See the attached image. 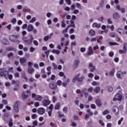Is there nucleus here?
Instances as JSON below:
<instances>
[{"instance_id":"nucleus-62","label":"nucleus","mask_w":127,"mask_h":127,"mask_svg":"<svg viewBox=\"0 0 127 127\" xmlns=\"http://www.w3.org/2000/svg\"><path fill=\"white\" fill-rule=\"evenodd\" d=\"M76 94H82V90L80 89H77L76 90Z\"/></svg>"},{"instance_id":"nucleus-52","label":"nucleus","mask_w":127,"mask_h":127,"mask_svg":"<svg viewBox=\"0 0 127 127\" xmlns=\"http://www.w3.org/2000/svg\"><path fill=\"white\" fill-rule=\"evenodd\" d=\"M7 57L10 59L11 57H13V54L12 53H10L7 55Z\"/></svg>"},{"instance_id":"nucleus-3","label":"nucleus","mask_w":127,"mask_h":127,"mask_svg":"<svg viewBox=\"0 0 127 127\" xmlns=\"http://www.w3.org/2000/svg\"><path fill=\"white\" fill-rule=\"evenodd\" d=\"M122 100H123V95L120 93H117L114 97L113 101H119V102H121Z\"/></svg>"},{"instance_id":"nucleus-47","label":"nucleus","mask_w":127,"mask_h":127,"mask_svg":"<svg viewBox=\"0 0 127 127\" xmlns=\"http://www.w3.org/2000/svg\"><path fill=\"white\" fill-rule=\"evenodd\" d=\"M99 123L100 124V125H101L102 127H104L105 126V123H104V122L103 121V120H99Z\"/></svg>"},{"instance_id":"nucleus-14","label":"nucleus","mask_w":127,"mask_h":127,"mask_svg":"<svg viewBox=\"0 0 127 127\" xmlns=\"http://www.w3.org/2000/svg\"><path fill=\"white\" fill-rule=\"evenodd\" d=\"M18 105H19V103L18 102H16L14 104L13 109L16 113H18L19 110L18 109Z\"/></svg>"},{"instance_id":"nucleus-34","label":"nucleus","mask_w":127,"mask_h":127,"mask_svg":"<svg viewBox=\"0 0 127 127\" xmlns=\"http://www.w3.org/2000/svg\"><path fill=\"white\" fill-rule=\"evenodd\" d=\"M72 27V26L69 25V26H68L63 31V33H66V32H68V29L69 28V27Z\"/></svg>"},{"instance_id":"nucleus-10","label":"nucleus","mask_w":127,"mask_h":127,"mask_svg":"<svg viewBox=\"0 0 127 127\" xmlns=\"http://www.w3.org/2000/svg\"><path fill=\"white\" fill-rule=\"evenodd\" d=\"M76 17L75 15H72L71 19L70 21V22L71 23V27H74V28H76V27L75 26V24L74 23V20L76 19Z\"/></svg>"},{"instance_id":"nucleus-33","label":"nucleus","mask_w":127,"mask_h":127,"mask_svg":"<svg viewBox=\"0 0 127 127\" xmlns=\"http://www.w3.org/2000/svg\"><path fill=\"white\" fill-rule=\"evenodd\" d=\"M115 75V69H113L110 72H109V76H114Z\"/></svg>"},{"instance_id":"nucleus-42","label":"nucleus","mask_w":127,"mask_h":127,"mask_svg":"<svg viewBox=\"0 0 127 127\" xmlns=\"http://www.w3.org/2000/svg\"><path fill=\"white\" fill-rule=\"evenodd\" d=\"M35 21H36V18L35 17H34L32 18L31 20H30V23H33Z\"/></svg>"},{"instance_id":"nucleus-37","label":"nucleus","mask_w":127,"mask_h":127,"mask_svg":"<svg viewBox=\"0 0 127 127\" xmlns=\"http://www.w3.org/2000/svg\"><path fill=\"white\" fill-rule=\"evenodd\" d=\"M109 45H111V46H116V45H119V44H118L117 43H116V42H110L109 43Z\"/></svg>"},{"instance_id":"nucleus-50","label":"nucleus","mask_w":127,"mask_h":127,"mask_svg":"<svg viewBox=\"0 0 127 127\" xmlns=\"http://www.w3.org/2000/svg\"><path fill=\"white\" fill-rule=\"evenodd\" d=\"M15 78H19V73L15 72L14 74Z\"/></svg>"},{"instance_id":"nucleus-29","label":"nucleus","mask_w":127,"mask_h":127,"mask_svg":"<svg viewBox=\"0 0 127 127\" xmlns=\"http://www.w3.org/2000/svg\"><path fill=\"white\" fill-rule=\"evenodd\" d=\"M106 28H107V26H106V25H102V29H103V30H104V32L105 33H108V32H109V30L106 29Z\"/></svg>"},{"instance_id":"nucleus-12","label":"nucleus","mask_w":127,"mask_h":127,"mask_svg":"<svg viewBox=\"0 0 127 127\" xmlns=\"http://www.w3.org/2000/svg\"><path fill=\"white\" fill-rule=\"evenodd\" d=\"M112 111L115 115H119L120 113V111H119V108H118V106H114L112 107Z\"/></svg>"},{"instance_id":"nucleus-6","label":"nucleus","mask_w":127,"mask_h":127,"mask_svg":"<svg viewBox=\"0 0 127 127\" xmlns=\"http://www.w3.org/2000/svg\"><path fill=\"white\" fill-rule=\"evenodd\" d=\"M32 98H34L35 100H36V101H42V97L40 95H36V94L35 93H32Z\"/></svg>"},{"instance_id":"nucleus-45","label":"nucleus","mask_w":127,"mask_h":127,"mask_svg":"<svg viewBox=\"0 0 127 127\" xmlns=\"http://www.w3.org/2000/svg\"><path fill=\"white\" fill-rule=\"evenodd\" d=\"M124 30V29H122V28H119L117 29V31L121 34V35H123V34L122 33V31H123Z\"/></svg>"},{"instance_id":"nucleus-40","label":"nucleus","mask_w":127,"mask_h":127,"mask_svg":"<svg viewBox=\"0 0 127 127\" xmlns=\"http://www.w3.org/2000/svg\"><path fill=\"white\" fill-rule=\"evenodd\" d=\"M8 126L10 127H12V126H13V123H12V119H10V120L9 122Z\"/></svg>"},{"instance_id":"nucleus-21","label":"nucleus","mask_w":127,"mask_h":127,"mask_svg":"<svg viewBox=\"0 0 127 127\" xmlns=\"http://www.w3.org/2000/svg\"><path fill=\"white\" fill-rule=\"evenodd\" d=\"M34 28V27L33 25L30 24L28 25V28H27V30L29 31V32H30L33 30V29Z\"/></svg>"},{"instance_id":"nucleus-11","label":"nucleus","mask_w":127,"mask_h":127,"mask_svg":"<svg viewBox=\"0 0 127 127\" xmlns=\"http://www.w3.org/2000/svg\"><path fill=\"white\" fill-rule=\"evenodd\" d=\"M9 38L10 41H12V42H17V36L10 35L9 36Z\"/></svg>"},{"instance_id":"nucleus-58","label":"nucleus","mask_w":127,"mask_h":127,"mask_svg":"<svg viewBox=\"0 0 127 127\" xmlns=\"http://www.w3.org/2000/svg\"><path fill=\"white\" fill-rule=\"evenodd\" d=\"M88 76L89 77V78H93L94 77V74L92 73H89L88 74Z\"/></svg>"},{"instance_id":"nucleus-31","label":"nucleus","mask_w":127,"mask_h":127,"mask_svg":"<svg viewBox=\"0 0 127 127\" xmlns=\"http://www.w3.org/2000/svg\"><path fill=\"white\" fill-rule=\"evenodd\" d=\"M22 78L23 79H24L26 81H27L28 80V78H27V77H26V75H25V73H22Z\"/></svg>"},{"instance_id":"nucleus-15","label":"nucleus","mask_w":127,"mask_h":127,"mask_svg":"<svg viewBox=\"0 0 127 127\" xmlns=\"http://www.w3.org/2000/svg\"><path fill=\"white\" fill-rule=\"evenodd\" d=\"M121 16L118 12H115L113 13V18L114 19H120Z\"/></svg>"},{"instance_id":"nucleus-55","label":"nucleus","mask_w":127,"mask_h":127,"mask_svg":"<svg viewBox=\"0 0 127 127\" xmlns=\"http://www.w3.org/2000/svg\"><path fill=\"white\" fill-rule=\"evenodd\" d=\"M93 90H94L93 87H89L87 91L89 92V93H92V92H93Z\"/></svg>"},{"instance_id":"nucleus-49","label":"nucleus","mask_w":127,"mask_h":127,"mask_svg":"<svg viewBox=\"0 0 127 127\" xmlns=\"http://www.w3.org/2000/svg\"><path fill=\"white\" fill-rule=\"evenodd\" d=\"M50 127H56V124L53 122H51L50 123Z\"/></svg>"},{"instance_id":"nucleus-60","label":"nucleus","mask_w":127,"mask_h":127,"mask_svg":"<svg viewBox=\"0 0 127 127\" xmlns=\"http://www.w3.org/2000/svg\"><path fill=\"white\" fill-rule=\"evenodd\" d=\"M62 85H63V87H64V88H66V87H67V85H68V84H67V82H64L62 83Z\"/></svg>"},{"instance_id":"nucleus-41","label":"nucleus","mask_w":127,"mask_h":127,"mask_svg":"<svg viewBox=\"0 0 127 127\" xmlns=\"http://www.w3.org/2000/svg\"><path fill=\"white\" fill-rule=\"evenodd\" d=\"M38 117V116L37 114H34L31 116V118L33 119V120H35Z\"/></svg>"},{"instance_id":"nucleus-20","label":"nucleus","mask_w":127,"mask_h":127,"mask_svg":"<svg viewBox=\"0 0 127 127\" xmlns=\"http://www.w3.org/2000/svg\"><path fill=\"white\" fill-rule=\"evenodd\" d=\"M1 42L3 44V45H8V44H9L8 40L4 38L1 40Z\"/></svg>"},{"instance_id":"nucleus-8","label":"nucleus","mask_w":127,"mask_h":127,"mask_svg":"<svg viewBox=\"0 0 127 127\" xmlns=\"http://www.w3.org/2000/svg\"><path fill=\"white\" fill-rule=\"evenodd\" d=\"M116 7V9H118V10H119V11H121L122 13H125L126 12V8L124 7H121L120 4L117 5Z\"/></svg>"},{"instance_id":"nucleus-53","label":"nucleus","mask_w":127,"mask_h":127,"mask_svg":"<svg viewBox=\"0 0 127 127\" xmlns=\"http://www.w3.org/2000/svg\"><path fill=\"white\" fill-rule=\"evenodd\" d=\"M108 114H110V111L108 110H105L103 112V115H108Z\"/></svg>"},{"instance_id":"nucleus-16","label":"nucleus","mask_w":127,"mask_h":127,"mask_svg":"<svg viewBox=\"0 0 127 127\" xmlns=\"http://www.w3.org/2000/svg\"><path fill=\"white\" fill-rule=\"evenodd\" d=\"M38 113L39 115H44L45 113V109L43 108H40L38 109Z\"/></svg>"},{"instance_id":"nucleus-5","label":"nucleus","mask_w":127,"mask_h":127,"mask_svg":"<svg viewBox=\"0 0 127 127\" xmlns=\"http://www.w3.org/2000/svg\"><path fill=\"white\" fill-rule=\"evenodd\" d=\"M49 87L51 89V90H57V89H58V86L57 85L55 84V82L54 81H52L50 83Z\"/></svg>"},{"instance_id":"nucleus-61","label":"nucleus","mask_w":127,"mask_h":127,"mask_svg":"<svg viewBox=\"0 0 127 127\" xmlns=\"http://www.w3.org/2000/svg\"><path fill=\"white\" fill-rule=\"evenodd\" d=\"M109 55L110 57H114V52H110L109 54Z\"/></svg>"},{"instance_id":"nucleus-18","label":"nucleus","mask_w":127,"mask_h":127,"mask_svg":"<svg viewBox=\"0 0 127 127\" xmlns=\"http://www.w3.org/2000/svg\"><path fill=\"white\" fill-rule=\"evenodd\" d=\"M117 77L119 79H123V77H124V73L121 71H118L117 72Z\"/></svg>"},{"instance_id":"nucleus-4","label":"nucleus","mask_w":127,"mask_h":127,"mask_svg":"<svg viewBox=\"0 0 127 127\" xmlns=\"http://www.w3.org/2000/svg\"><path fill=\"white\" fill-rule=\"evenodd\" d=\"M81 97L85 96V98L89 97V93H88V89L87 88H83L81 90V94H80Z\"/></svg>"},{"instance_id":"nucleus-63","label":"nucleus","mask_w":127,"mask_h":127,"mask_svg":"<svg viewBox=\"0 0 127 127\" xmlns=\"http://www.w3.org/2000/svg\"><path fill=\"white\" fill-rule=\"evenodd\" d=\"M71 126L73 127H77V124H76V123H75L74 122H72L71 123Z\"/></svg>"},{"instance_id":"nucleus-36","label":"nucleus","mask_w":127,"mask_h":127,"mask_svg":"<svg viewBox=\"0 0 127 127\" xmlns=\"http://www.w3.org/2000/svg\"><path fill=\"white\" fill-rule=\"evenodd\" d=\"M61 26L63 28L66 27V24L65 23V20H63L62 21Z\"/></svg>"},{"instance_id":"nucleus-22","label":"nucleus","mask_w":127,"mask_h":127,"mask_svg":"<svg viewBox=\"0 0 127 127\" xmlns=\"http://www.w3.org/2000/svg\"><path fill=\"white\" fill-rule=\"evenodd\" d=\"M26 62V58H21L20 59V63L21 65H23L24 63Z\"/></svg>"},{"instance_id":"nucleus-7","label":"nucleus","mask_w":127,"mask_h":127,"mask_svg":"<svg viewBox=\"0 0 127 127\" xmlns=\"http://www.w3.org/2000/svg\"><path fill=\"white\" fill-rule=\"evenodd\" d=\"M85 77L83 76H81L80 77H74L72 79V82L75 83V81H78V82H82L83 80Z\"/></svg>"},{"instance_id":"nucleus-27","label":"nucleus","mask_w":127,"mask_h":127,"mask_svg":"<svg viewBox=\"0 0 127 127\" xmlns=\"http://www.w3.org/2000/svg\"><path fill=\"white\" fill-rule=\"evenodd\" d=\"M93 27H96V28H100L101 27L100 24H98L97 23H94L92 25Z\"/></svg>"},{"instance_id":"nucleus-39","label":"nucleus","mask_w":127,"mask_h":127,"mask_svg":"<svg viewBox=\"0 0 127 127\" xmlns=\"http://www.w3.org/2000/svg\"><path fill=\"white\" fill-rule=\"evenodd\" d=\"M86 112L88 113V114H89V116H93V113L91 111V109H87Z\"/></svg>"},{"instance_id":"nucleus-38","label":"nucleus","mask_w":127,"mask_h":127,"mask_svg":"<svg viewBox=\"0 0 127 127\" xmlns=\"http://www.w3.org/2000/svg\"><path fill=\"white\" fill-rule=\"evenodd\" d=\"M114 88L112 86H108L107 87V91L108 92H112Z\"/></svg>"},{"instance_id":"nucleus-30","label":"nucleus","mask_w":127,"mask_h":127,"mask_svg":"<svg viewBox=\"0 0 127 127\" xmlns=\"http://www.w3.org/2000/svg\"><path fill=\"white\" fill-rule=\"evenodd\" d=\"M110 37L115 38L117 37V35H116V33L115 32H111L109 33Z\"/></svg>"},{"instance_id":"nucleus-35","label":"nucleus","mask_w":127,"mask_h":127,"mask_svg":"<svg viewBox=\"0 0 127 127\" xmlns=\"http://www.w3.org/2000/svg\"><path fill=\"white\" fill-rule=\"evenodd\" d=\"M59 109H60V103H57L55 107V110H59Z\"/></svg>"},{"instance_id":"nucleus-57","label":"nucleus","mask_w":127,"mask_h":127,"mask_svg":"<svg viewBox=\"0 0 127 127\" xmlns=\"http://www.w3.org/2000/svg\"><path fill=\"white\" fill-rule=\"evenodd\" d=\"M33 126H35V127H37V125H38V122L37 121H35L33 123Z\"/></svg>"},{"instance_id":"nucleus-64","label":"nucleus","mask_w":127,"mask_h":127,"mask_svg":"<svg viewBox=\"0 0 127 127\" xmlns=\"http://www.w3.org/2000/svg\"><path fill=\"white\" fill-rule=\"evenodd\" d=\"M17 9H22V8H23L22 5H17Z\"/></svg>"},{"instance_id":"nucleus-9","label":"nucleus","mask_w":127,"mask_h":127,"mask_svg":"<svg viewBox=\"0 0 127 127\" xmlns=\"http://www.w3.org/2000/svg\"><path fill=\"white\" fill-rule=\"evenodd\" d=\"M127 44H124V46L123 47V50H119V53L120 54H126L127 52V48L126 46Z\"/></svg>"},{"instance_id":"nucleus-26","label":"nucleus","mask_w":127,"mask_h":127,"mask_svg":"<svg viewBox=\"0 0 127 127\" xmlns=\"http://www.w3.org/2000/svg\"><path fill=\"white\" fill-rule=\"evenodd\" d=\"M23 41H24V42H25L27 44H31V43H32V42H31V41H30V40H29V39L26 40L25 37L23 38Z\"/></svg>"},{"instance_id":"nucleus-13","label":"nucleus","mask_w":127,"mask_h":127,"mask_svg":"<svg viewBox=\"0 0 127 127\" xmlns=\"http://www.w3.org/2000/svg\"><path fill=\"white\" fill-rule=\"evenodd\" d=\"M47 98L48 99H45L42 102L43 105L44 106V107H47V106L50 104V101H49V99H48V97Z\"/></svg>"},{"instance_id":"nucleus-24","label":"nucleus","mask_w":127,"mask_h":127,"mask_svg":"<svg viewBox=\"0 0 127 127\" xmlns=\"http://www.w3.org/2000/svg\"><path fill=\"white\" fill-rule=\"evenodd\" d=\"M96 104L98 107H101L102 106V102L101 101V100L100 99H96Z\"/></svg>"},{"instance_id":"nucleus-44","label":"nucleus","mask_w":127,"mask_h":127,"mask_svg":"<svg viewBox=\"0 0 127 127\" xmlns=\"http://www.w3.org/2000/svg\"><path fill=\"white\" fill-rule=\"evenodd\" d=\"M62 85V81L61 80H58L57 82V86H61Z\"/></svg>"},{"instance_id":"nucleus-59","label":"nucleus","mask_w":127,"mask_h":127,"mask_svg":"<svg viewBox=\"0 0 127 127\" xmlns=\"http://www.w3.org/2000/svg\"><path fill=\"white\" fill-rule=\"evenodd\" d=\"M88 101L89 102H91V101H93V97L91 95H88Z\"/></svg>"},{"instance_id":"nucleus-46","label":"nucleus","mask_w":127,"mask_h":127,"mask_svg":"<svg viewBox=\"0 0 127 127\" xmlns=\"http://www.w3.org/2000/svg\"><path fill=\"white\" fill-rule=\"evenodd\" d=\"M52 65L54 67V69L55 70H56L57 69V65H56V64H55V63H53L52 64Z\"/></svg>"},{"instance_id":"nucleus-23","label":"nucleus","mask_w":127,"mask_h":127,"mask_svg":"<svg viewBox=\"0 0 127 127\" xmlns=\"http://www.w3.org/2000/svg\"><path fill=\"white\" fill-rule=\"evenodd\" d=\"M79 63H80V61H79V60H76L73 63V66H74V67L77 68Z\"/></svg>"},{"instance_id":"nucleus-19","label":"nucleus","mask_w":127,"mask_h":127,"mask_svg":"<svg viewBox=\"0 0 127 127\" xmlns=\"http://www.w3.org/2000/svg\"><path fill=\"white\" fill-rule=\"evenodd\" d=\"M89 67L90 68L91 72H94L96 69V66H94L92 63H90L89 64Z\"/></svg>"},{"instance_id":"nucleus-25","label":"nucleus","mask_w":127,"mask_h":127,"mask_svg":"<svg viewBox=\"0 0 127 127\" xmlns=\"http://www.w3.org/2000/svg\"><path fill=\"white\" fill-rule=\"evenodd\" d=\"M96 34V32L93 30H90L89 31V35L90 36H94Z\"/></svg>"},{"instance_id":"nucleus-2","label":"nucleus","mask_w":127,"mask_h":127,"mask_svg":"<svg viewBox=\"0 0 127 127\" xmlns=\"http://www.w3.org/2000/svg\"><path fill=\"white\" fill-rule=\"evenodd\" d=\"M7 75H8V71H6L5 69H0V76H1V77H4V78L7 79Z\"/></svg>"},{"instance_id":"nucleus-1","label":"nucleus","mask_w":127,"mask_h":127,"mask_svg":"<svg viewBox=\"0 0 127 127\" xmlns=\"http://www.w3.org/2000/svg\"><path fill=\"white\" fill-rule=\"evenodd\" d=\"M33 65V64L32 63L29 62L28 63V69L27 72L29 74H32L33 73H34V68H32V65Z\"/></svg>"},{"instance_id":"nucleus-54","label":"nucleus","mask_w":127,"mask_h":127,"mask_svg":"<svg viewBox=\"0 0 127 127\" xmlns=\"http://www.w3.org/2000/svg\"><path fill=\"white\" fill-rule=\"evenodd\" d=\"M119 111H123L124 110V106L122 105H121L119 107Z\"/></svg>"},{"instance_id":"nucleus-48","label":"nucleus","mask_w":127,"mask_h":127,"mask_svg":"<svg viewBox=\"0 0 127 127\" xmlns=\"http://www.w3.org/2000/svg\"><path fill=\"white\" fill-rule=\"evenodd\" d=\"M11 22L13 23V24H15V23H16V19L15 18H13L11 20Z\"/></svg>"},{"instance_id":"nucleus-28","label":"nucleus","mask_w":127,"mask_h":127,"mask_svg":"<svg viewBox=\"0 0 127 127\" xmlns=\"http://www.w3.org/2000/svg\"><path fill=\"white\" fill-rule=\"evenodd\" d=\"M52 53H55L57 55H59L60 54V51L58 50L53 49L52 50Z\"/></svg>"},{"instance_id":"nucleus-32","label":"nucleus","mask_w":127,"mask_h":127,"mask_svg":"<svg viewBox=\"0 0 127 127\" xmlns=\"http://www.w3.org/2000/svg\"><path fill=\"white\" fill-rule=\"evenodd\" d=\"M100 90H101V88L100 87H97L94 89V91L95 93H99V92H100Z\"/></svg>"},{"instance_id":"nucleus-17","label":"nucleus","mask_w":127,"mask_h":127,"mask_svg":"<svg viewBox=\"0 0 127 127\" xmlns=\"http://www.w3.org/2000/svg\"><path fill=\"white\" fill-rule=\"evenodd\" d=\"M94 54V51L93 50V47L89 46L88 47V52L87 53V55L90 56Z\"/></svg>"},{"instance_id":"nucleus-43","label":"nucleus","mask_w":127,"mask_h":127,"mask_svg":"<svg viewBox=\"0 0 127 127\" xmlns=\"http://www.w3.org/2000/svg\"><path fill=\"white\" fill-rule=\"evenodd\" d=\"M22 97H23V98H24V99H26V98H28V95H26L25 94V92H23L22 94Z\"/></svg>"},{"instance_id":"nucleus-51","label":"nucleus","mask_w":127,"mask_h":127,"mask_svg":"<svg viewBox=\"0 0 127 127\" xmlns=\"http://www.w3.org/2000/svg\"><path fill=\"white\" fill-rule=\"evenodd\" d=\"M76 7H77V8H80V9H82V5H81V4L79 3H76Z\"/></svg>"},{"instance_id":"nucleus-56","label":"nucleus","mask_w":127,"mask_h":127,"mask_svg":"<svg viewBox=\"0 0 127 127\" xmlns=\"http://www.w3.org/2000/svg\"><path fill=\"white\" fill-rule=\"evenodd\" d=\"M65 2L68 5H71V0H65Z\"/></svg>"}]
</instances>
